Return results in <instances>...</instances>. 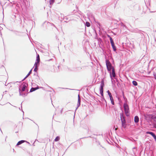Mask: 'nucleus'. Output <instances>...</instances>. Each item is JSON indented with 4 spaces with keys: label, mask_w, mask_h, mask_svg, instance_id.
I'll return each mask as SVG.
<instances>
[{
    "label": "nucleus",
    "mask_w": 156,
    "mask_h": 156,
    "mask_svg": "<svg viewBox=\"0 0 156 156\" xmlns=\"http://www.w3.org/2000/svg\"><path fill=\"white\" fill-rule=\"evenodd\" d=\"M152 123L156 122V116L154 115H151L150 116Z\"/></svg>",
    "instance_id": "5"
},
{
    "label": "nucleus",
    "mask_w": 156,
    "mask_h": 156,
    "mask_svg": "<svg viewBox=\"0 0 156 156\" xmlns=\"http://www.w3.org/2000/svg\"><path fill=\"white\" fill-rule=\"evenodd\" d=\"M123 98L125 99V97L124 96H123Z\"/></svg>",
    "instance_id": "48"
},
{
    "label": "nucleus",
    "mask_w": 156,
    "mask_h": 156,
    "mask_svg": "<svg viewBox=\"0 0 156 156\" xmlns=\"http://www.w3.org/2000/svg\"><path fill=\"white\" fill-rule=\"evenodd\" d=\"M32 69L29 71L28 74H27V76H29L32 73Z\"/></svg>",
    "instance_id": "30"
},
{
    "label": "nucleus",
    "mask_w": 156,
    "mask_h": 156,
    "mask_svg": "<svg viewBox=\"0 0 156 156\" xmlns=\"http://www.w3.org/2000/svg\"><path fill=\"white\" fill-rule=\"evenodd\" d=\"M80 102H81V99L80 97V96L79 95H78V103L77 104V107L76 108V110L78 107L80 106Z\"/></svg>",
    "instance_id": "6"
},
{
    "label": "nucleus",
    "mask_w": 156,
    "mask_h": 156,
    "mask_svg": "<svg viewBox=\"0 0 156 156\" xmlns=\"http://www.w3.org/2000/svg\"><path fill=\"white\" fill-rule=\"evenodd\" d=\"M120 116L121 121H125L126 120L125 116L122 113H120Z\"/></svg>",
    "instance_id": "7"
},
{
    "label": "nucleus",
    "mask_w": 156,
    "mask_h": 156,
    "mask_svg": "<svg viewBox=\"0 0 156 156\" xmlns=\"http://www.w3.org/2000/svg\"><path fill=\"white\" fill-rule=\"evenodd\" d=\"M76 11H75V10H74L73 11V12H73V13H75L76 12Z\"/></svg>",
    "instance_id": "41"
},
{
    "label": "nucleus",
    "mask_w": 156,
    "mask_h": 156,
    "mask_svg": "<svg viewBox=\"0 0 156 156\" xmlns=\"http://www.w3.org/2000/svg\"><path fill=\"white\" fill-rule=\"evenodd\" d=\"M135 147H133V149H135Z\"/></svg>",
    "instance_id": "49"
},
{
    "label": "nucleus",
    "mask_w": 156,
    "mask_h": 156,
    "mask_svg": "<svg viewBox=\"0 0 156 156\" xmlns=\"http://www.w3.org/2000/svg\"><path fill=\"white\" fill-rule=\"evenodd\" d=\"M121 26L122 27V28L124 29H125L126 28V27L125 25L123 23H121Z\"/></svg>",
    "instance_id": "19"
},
{
    "label": "nucleus",
    "mask_w": 156,
    "mask_h": 156,
    "mask_svg": "<svg viewBox=\"0 0 156 156\" xmlns=\"http://www.w3.org/2000/svg\"><path fill=\"white\" fill-rule=\"evenodd\" d=\"M19 109L20 110H21V109H20V108H19Z\"/></svg>",
    "instance_id": "46"
},
{
    "label": "nucleus",
    "mask_w": 156,
    "mask_h": 156,
    "mask_svg": "<svg viewBox=\"0 0 156 156\" xmlns=\"http://www.w3.org/2000/svg\"><path fill=\"white\" fill-rule=\"evenodd\" d=\"M51 24L52 26V25L54 26H55H55L54 25L53 23H51Z\"/></svg>",
    "instance_id": "40"
},
{
    "label": "nucleus",
    "mask_w": 156,
    "mask_h": 156,
    "mask_svg": "<svg viewBox=\"0 0 156 156\" xmlns=\"http://www.w3.org/2000/svg\"><path fill=\"white\" fill-rule=\"evenodd\" d=\"M133 84L135 86H136L137 85V82L135 80H133L132 81Z\"/></svg>",
    "instance_id": "21"
},
{
    "label": "nucleus",
    "mask_w": 156,
    "mask_h": 156,
    "mask_svg": "<svg viewBox=\"0 0 156 156\" xmlns=\"http://www.w3.org/2000/svg\"><path fill=\"white\" fill-rule=\"evenodd\" d=\"M146 133L147 134H150L152 136L154 135V133L150 131H147L146 132Z\"/></svg>",
    "instance_id": "20"
},
{
    "label": "nucleus",
    "mask_w": 156,
    "mask_h": 156,
    "mask_svg": "<svg viewBox=\"0 0 156 156\" xmlns=\"http://www.w3.org/2000/svg\"><path fill=\"white\" fill-rule=\"evenodd\" d=\"M36 73H35L34 74V75H36Z\"/></svg>",
    "instance_id": "45"
},
{
    "label": "nucleus",
    "mask_w": 156,
    "mask_h": 156,
    "mask_svg": "<svg viewBox=\"0 0 156 156\" xmlns=\"http://www.w3.org/2000/svg\"><path fill=\"white\" fill-rule=\"evenodd\" d=\"M154 63V60H151L149 62L148 66L150 67L151 66H153Z\"/></svg>",
    "instance_id": "12"
},
{
    "label": "nucleus",
    "mask_w": 156,
    "mask_h": 156,
    "mask_svg": "<svg viewBox=\"0 0 156 156\" xmlns=\"http://www.w3.org/2000/svg\"><path fill=\"white\" fill-rule=\"evenodd\" d=\"M123 107L124 111L129 110V108L128 105L126 103H124L123 104Z\"/></svg>",
    "instance_id": "8"
},
{
    "label": "nucleus",
    "mask_w": 156,
    "mask_h": 156,
    "mask_svg": "<svg viewBox=\"0 0 156 156\" xmlns=\"http://www.w3.org/2000/svg\"><path fill=\"white\" fill-rule=\"evenodd\" d=\"M107 68L108 71L110 72L111 71V70L112 69V66L110 67H107Z\"/></svg>",
    "instance_id": "27"
},
{
    "label": "nucleus",
    "mask_w": 156,
    "mask_h": 156,
    "mask_svg": "<svg viewBox=\"0 0 156 156\" xmlns=\"http://www.w3.org/2000/svg\"><path fill=\"white\" fill-rule=\"evenodd\" d=\"M110 39V43H111V44H114V41H113V40L112 38H110V39Z\"/></svg>",
    "instance_id": "26"
},
{
    "label": "nucleus",
    "mask_w": 156,
    "mask_h": 156,
    "mask_svg": "<svg viewBox=\"0 0 156 156\" xmlns=\"http://www.w3.org/2000/svg\"><path fill=\"white\" fill-rule=\"evenodd\" d=\"M111 45L112 46V48L113 51H116V48L115 46V44H111Z\"/></svg>",
    "instance_id": "15"
},
{
    "label": "nucleus",
    "mask_w": 156,
    "mask_h": 156,
    "mask_svg": "<svg viewBox=\"0 0 156 156\" xmlns=\"http://www.w3.org/2000/svg\"><path fill=\"white\" fill-rule=\"evenodd\" d=\"M55 2V0H50L49 2H50V4L51 5H52L53 4L54 2Z\"/></svg>",
    "instance_id": "25"
},
{
    "label": "nucleus",
    "mask_w": 156,
    "mask_h": 156,
    "mask_svg": "<svg viewBox=\"0 0 156 156\" xmlns=\"http://www.w3.org/2000/svg\"><path fill=\"white\" fill-rule=\"evenodd\" d=\"M28 76H27V75L24 78V79L23 80H24L26 79L28 77Z\"/></svg>",
    "instance_id": "36"
},
{
    "label": "nucleus",
    "mask_w": 156,
    "mask_h": 156,
    "mask_svg": "<svg viewBox=\"0 0 156 156\" xmlns=\"http://www.w3.org/2000/svg\"><path fill=\"white\" fill-rule=\"evenodd\" d=\"M117 129V128H115V130H116Z\"/></svg>",
    "instance_id": "47"
},
{
    "label": "nucleus",
    "mask_w": 156,
    "mask_h": 156,
    "mask_svg": "<svg viewBox=\"0 0 156 156\" xmlns=\"http://www.w3.org/2000/svg\"><path fill=\"white\" fill-rule=\"evenodd\" d=\"M106 63L107 67L112 66V64L110 62L107 60H106Z\"/></svg>",
    "instance_id": "10"
},
{
    "label": "nucleus",
    "mask_w": 156,
    "mask_h": 156,
    "mask_svg": "<svg viewBox=\"0 0 156 156\" xmlns=\"http://www.w3.org/2000/svg\"><path fill=\"white\" fill-rule=\"evenodd\" d=\"M81 62V61L80 60H78L77 61V64H79V63H80Z\"/></svg>",
    "instance_id": "32"
},
{
    "label": "nucleus",
    "mask_w": 156,
    "mask_h": 156,
    "mask_svg": "<svg viewBox=\"0 0 156 156\" xmlns=\"http://www.w3.org/2000/svg\"><path fill=\"white\" fill-rule=\"evenodd\" d=\"M154 76L155 80H156V73L154 74Z\"/></svg>",
    "instance_id": "34"
},
{
    "label": "nucleus",
    "mask_w": 156,
    "mask_h": 156,
    "mask_svg": "<svg viewBox=\"0 0 156 156\" xmlns=\"http://www.w3.org/2000/svg\"><path fill=\"white\" fill-rule=\"evenodd\" d=\"M134 122L135 123H137L139 121V118L138 116H136L134 119Z\"/></svg>",
    "instance_id": "13"
},
{
    "label": "nucleus",
    "mask_w": 156,
    "mask_h": 156,
    "mask_svg": "<svg viewBox=\"0 0 156 156\" xmlns=\"http://www.w3.org/2000/svg\"><path fill=\"white\" fill-rule=\"evenodd\" d=\"M2 28L0 27V34H1V36L2 35V33H1V30H2Z\"/></svg>",
    "instance_id": "33"
},
{
    "label": "nucleus",
    "mask_w": 156,
    "mask_h": 156,
    "mask_svg": "<svg viewBox=\"0 0 156 156\" xmlns=\"http://www.w3.org/2000/svg\"><path fill=\"white\" fill-rule=\"evenodd\" d=\"M39 63H40L39 62H37V61H36V62L34 65V66H37L38 67V66L39 65Z\"/></svg>",
    "instance_id": "23"
},
{
    "label": "nucleus",
    "mask_w": 156,
    "mask_h": 156,
    "mask_svg": "<svg viewBox=\"0 0 156 156\" xmlns=\"http://www.w3.org/2000/svg\"><path fill=\"white\" fill-rule=\"evenodd\" d=\"M104 86L105 84L104 81L103 80H102L101 82L100 87V94L102 97V100H103L105 102H106V101L104 98L103 95V87H104Z\"/></svg>",
    "instance_id": "1"
},
{
    "label": "nucleus",
    "mask_w": 156,
    "mask_h": 156,
    "mask_svg": "<svg viewBox=\"0 0 156 156\" xmlns=\"http://www.w3.org/2000/svg\"><path fill=\"white\" fill-rule=\"evenodd\" d=\"M111 102V103L112 105H114L115 103L114 101L113 98H112L111 99H110Z\"/></svg>",
    "instance_id": "28"
},
{
    "label": "nucleus",
    "mask_w": 156,
    "mask_h": 156,
    "mask_svg": "<svg viewBox=\"0 0 156 156\" xmlns=\"http://www.w3.org/2000/svg\"><path fill=\"white\" fill-rule=\"evenodd\" d=\"M126 115V116H129V110L124 111Z\"/></svg>",
    "instance_id": "17"
},
{
    "label": "nucleus",
    "mask_w": 156,
    "mask_h": 156,
    "mask_svg": "<svg viewBox=\"0 0 156 156\" xmlns=\"http://www.w3.org/2000/svg\"><path fill=\"white\" fill-rule=\"evenodd\" d=\"M100 41H102V40H101V39H100Z\"/></svg>",
    "instance_id": "44"
},
{
    "label": "nucleus",
    "mask_w": 156,
    "mask_h": 156,
    "mask_svg": "<svg viewBox=\"0 0 156 156\" xmlns=\"http://www.w3.org/2000/svg\"><path fill=\"white\" fill-rule=\"evenodd\" d=\"M122 126L123 127L125 128L126 127V120H125V121H122Z\"/></svg>",
    "instance_id": "11"
},
{
    "label": "nucleus",
    "mask_w": 156,
    "mask_h": 156,
    "mask_svg": "<svg viewBox=\"0 0 156 156\" xmlns=\"http://www.w3.org/2000/svg\"><path fill=\"white\" fill-rule=\"evenodd\" d=\"M25 142H27V141H25L24 140H20V141H19L17 143V144H16V145H17V146L19 145H20L21 144H22L24 143ZM27 142L28 143V142Z\"/></svg>",
    "instance_id": "14"
},
{
    "label": "nucleus",
    "mask_w": 156,
    "mask_h": 156,
    "mask_svg": "<svg viewBox=\"0 0 156 156\" xmlns=\"http://www.w3.org/2000/svg\"><path fill=\"white\" fill-rule=\"evenodd\" d=\"M40 88H43V87H39L38 85H37V87H32L30 89V92H32Z\"/></svg>",
    "instance_id": "4"
},
{
    "label": "nucleus",
    "mask_w": 156,
    "mask_h": 156,
    "mask_svg": "<svg viewBox=\"0 0 156 156\" xmlns=\"http://www.w3.org/2000/svg\"><path fill=\"white\" fill-rule=\"evenodd\" d=\"M107 92H108V94L109 96H110L112 95L111 93V92L109 91V90H108Z\"/></svg>",
    "instance_id": "31"
},
{
    "label": "nucleus",
    "mask_w": 156,
    "mask_h": 156,
    "mask_svg": "<svg viewBox=\"0 0 156 156\" xmlns=\"http://www.w3.org/2000/svg\"><path fill=\"white\" fill-rule=\"evenodd\" d=\"M152 125L153 126L154 128H156V122L152 123Z\"/></svg>",
    "instance_id": "29"
},
{
    "label": "nucleus",
    "mask_w": 156,
    "mask_h": 156,
    "mask_svg": "<svg viewBox=\"0 0 156 156\" xmlns=\"http://www.w3.org/2000/svg\"><path fill=\"white\" fill-rule=\"evenodd\" d=\"M110 76L111 78V81H113V78L115 79L116 74L115 69L114 68L112 69V72L111 71L110 72Z\"/></svg>",
    "instance_id": "2"
},
{
    "label": "nucleus",
    "mask_w": 156,
    "mask_h": 156,
    "mask_svg": "<svg viewBox=\"0 0 156 156\" xmlns=\"http://www.w3.org/2000/svg\"><path fill=\"white\" fill-rule=\"evenodd\" d=\"M60 139V137L58 136H57L55 139L54 140L55 142L58 141Z\"/></svg>",
    "instance_id": "22"
},
{
    "label": "nucleus",
    "mask_w": 156,
    "mask_h": 156,
    "mask_svg": "<svg viewBox=\"0 0 156 156\" xmlns=\"http://www.w3.org/2000/svg\"><path fill=\"white\" fill-rule=\"evenodd\" d=\"M27 84H26L24 83H23L22 84V87L21 86H20V88H21V91L22 92L24 91L26 89V88L27 87Z\"/></svg>",
    "instance_id": "3"
},
{
    "label": "nucleus",
    "mask_w": 156,
    "mask_h": 156,
    "mask_svg": "<svg viewBox=\"0 0 156 156\" xmlns=\"http://www.w3.org/2000/svg\"><path fill=\"white\" fill-rule=\"evenodd\" d=\"M7 85H8V84H6V83H5V86H7Z\"/></svg>",
    "instance_id": "42"
},
{
    "label": "nucleus",
    "mask_w": 156,
    "mask_h": 156,
    "mask_svg": "<svg viewBox=\"0 0 156 156\" xmlns=\"http://www.w3.org/2000/svg\"><path fill=\"white\" fill-rule=\"evenodd\" d=\"M109 97V98H110V99H111L112 98H112H113V97H112V95H110V96Z\"/></svg>",
    "instance_id": "37"
},
{
    "label": "nucleus",
    "mask_w": 156,
    "mask_h": 156,
    "mask_svg": "<svg viewBox=\"0 0 156 156\" xmlns=\"http://www.w3.org/2000/svg\"><path fill=\"white\" fill-rule=\"evenodd\" d=\"M38 69V67L37 66H34V71L35 72H37Z\"/></svg>",
    "instance_id": "24"
},
{
    "label": "nucleus",
    "mask_w": 156,
    "mask_h": 156,
    "mask_svg": "<svg viewBox=\"0 0 156 156\" xmlns=\"http://www.w3.org/2000/svg\"><path fill=\"white\" fill-rule=\"evenodd\" d=\"M85 26H87V27H89L90 26V24L89 22H86L85 23Z\"/></svg>",
    "instance_id": "18"
},
{
    "label": "nucleus",
    "mask_w": 156,
    "mask_h": 156,
    "mask_svg": "<svg viewBox=\"0 0 156 156\" xmlns=\"http://www.w3.org/2000/svg\"><path fill=\"white\" fill-rule=\"evenodd\" d=\"M152 136L154 138L156 137V135L155 133L154 134V135Z\"/></svg>",
    "instance_id": "35"
},
{
    "label": "nucleus",
    "mask_w": 156,
    "mask_h": 156,
    "mask_svg": "<svg viewBox=\"0 0 156 156\" xmlns=\"http://www.w3.org/2000/svg\"><path fill=\"white\" fill-rule=\"evenodd\" d=\"M36 61H37V62H40V56L38 54L37 55Z\"/></svg>",
    "instance_id": "16"
},
{
    "label": "nucleus",
    "mask_w": 156,
    "mask_h": 156,
    "mask_svg": "<svg viewBox=\"0 0 156 156\" xmlns=\"http://www.w3.org/2000/svg\"><path fill=\"white\" fill-rule=\"evenodd\" d=\"M107 36L109 38V39H110V38H112L111 37V36L109 35H107Z\"/></svg>",
    "instance_id": "38"
},
{
    "label": "nucleus",
    "mask_w": 156,
    "mask_h": 156,
    "mask_svg": "<svg viewBox=\"0 0 156 156\" xmlns=\"http://www.w3.org/2000/svg\"><path fill=\"white\" fill-rule=\"evenodd\" d=\"M112 83H115V81L113 79L112 82Z\"/></svg>",
    "instance_id": "39"
},
{
    "label": "nucleus",
    "mask_w": 156,
    "mask_h": 156,
    "mask_svg": "<svg viewBox=\"0 0 156 156\" xmlns=\"http://www.w3.org/2000/svg\"><path fill=\"white\" fill-rule=\"evenodd\" d=\"M19 91L20 95V96H22L23 97L27 95V94L26 93H23L22 91H21V90L20 89V87H19Z\"/></svg>",
    "instance_id": "9"
},
{
    "label": "nucleus",
    "mask_w": 156,
    "mask_h": 156,
    "mask_svg": "<svg viewBox=\"0 0 156 156\" xmlns=\"http://www.w3.org/2000/svg\"><path fill=\"white\" fill-rule=\"evenodd\" d=\"M79 68L80 69H82V68L81 67H80Z\"/></svg>",
    "instance_id": "43"
}]
</instances>
